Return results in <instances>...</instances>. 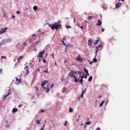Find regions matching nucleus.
Instances as JSON below:
<instances>
[{
	"label": "nucleus",
	"instance_id": "1",
	"mask_svg": "<svg viewBox=\"0 0 130 130\" xmlns=\"http://www.w3.org/2000/svg\"><path fill=\"white\" fill-rule=\"evenodd\" d=\"M68 77L69 78H74V82L75 83H78L79 80H80V77H81V72L80 71H71L68 74Z\"/></svg>",
	"mask_w": 130,
	"mask_h": 130
},
{
	"label": "nucleus",
	"instance_id": "2",
	"mask_svg": "<svg viewBox=\"0 0 130 130\" xmlns=\"http://www.w3.org/2000/svg\"><path fill=\"white\" fill-rule=\"evenodd\" d=\"M61 24H60L59 22H56L52 24V30H54V29L56 30H60L61 29Z\"/></svg>",
	"mask_w": 130,
	"mask_h": 130
},
{
	"label": "nucleus",
	"instance_id": "3",
	"mask_svg": "<svg viewBox=\"0 0 130 130\" xmlns=\"http://www.w3.org/2000/svg\"><path fill=\"white\" fill-rule=\"evenodd\" d=\"M95 49H96L95 54L96 55H97V53H98V51H99V50H102V45L100 44L98 47H95Z\"/></svg>",
	"mask_w": 130,
	"mask_h": 130
},
{
	"label": "nucleus",
	"instance_id": "4",
	"mask_svg": "<svg viewBox=\"0 0 130 130\" xmlns=\"http://www.w3.org/2000/svg\"><path fill=\"white\" fill-rule=\"evenodd\" d=\"M45 53V50H44L42 52L40 53V54L38 55V57L40 58V57H43V54Z\"/></svg>",
	"mask_w": 130,
	"mask_h": 130
},
{
	"label": "nucleus",
	"instance_id": "5",
	"mask_svg": "<svg viewBox=\"0 0 130 130\" xmlns=\"http://www.w3.org/2000/svg\"><path fill=\"white\" fill-rule=\"evenodd\" d=\"M48 83V81L47 80H45L44 81L42 82V83L41 84V87H43V89H45V86H44V85H46Z\"/></svg>",
	"mask_w": 130,
	"mask_h": 130
},
{
	"label": "nucleus",
	"instance_id": "6",
	"mask_svg": "<svg viewBox=\"0 0 130 130\" xmlns=\"http://www.w3.org/2000/svg\"><path fill=\"white\" fill-rule=\"evenodd\" d=\"M6 30H8V27L1 28V29L0 30V33L1 34H4V33H5L6 32Z\"/></svg>",
	"mask_w": 130,
	"mask_h": 130
},
{
	"label": "nucleus",
	"instance_id": "7",
	"mask_svg": "<svg viewBox=\"0 0 130 130\" xmlns=\"http://www.w3.org/2000/svg\"><path fill=\"white\" fill-rule=\"evenodd\" d=\"M77 60L78 61H82L83 60V58H82V57H81L80 55H78L76 57Z\"/></svg>",
	"mask_w": 130,
	"mask_h": 130
},
{
	"label": "nucleus",
	"instance_id": "8",
	"mask_svg": "<svg viewBox=\"0 0 130 130\" xmlns=\"http://www.w3.org/2000/svg\"><path fill=\"white\" fill-rule=\"evenodd\" d=\"M122 4L120 3H117L116 5H115V8L116 9H118V8H120V6H122Z\"/></svg>",
	"mask_w": 130,
	"mask_h": 130
},
{
	"label": "nucleus",
	"instance_id": "9",
	"mask_svg": "<svg viewBox=\"0 0 130 130\" xmlns=\"http://www.w3.org/2000/svg\"><path fill=\"white\" fill-rule=\"evenodd\" d=\"M92 44H93V40H92L91 39L88 40L89 46H92Z\"/></svg>",
	"mask_w": 130,
	"mask_h": 130
},
{
	"label": "nucleus",
	"instance_id": "10",
	"mask_svg": "<svg viewBox=\"0 0 130 130\" xmlns=\"http://www.w3.org/2000/svg\"><path fill=\"white\" fill-rule=\"evenodd\" d=\"M16 49L17 50H20V49H21V44H20V43L16 45Z\"/></svg>",
	"mask_w": 130,
	"mask_h": 130
},
{
	"label": "nucleus",
	"instance_id": "11",
	"mask_svg": "<svg viewBox=\"0 0 130 130\" xmlns=\"http://www.w3.org/2000/svg\"><path fill=\"white\" fill-rule=\"evenodd\" d=\"M102 24V21L100 19H99L98 23H96L97 26H101Z\"/></svg>",
	"mask_w": 130,
	"mask_h": 130
},
{
	"label": "nucleus",
	"instance_id": "12",
	"mask_svg": "<svg viewBox=\"0 0 130 130\" xmlns=\"http://www.w3.org/2000/svg\"><path fill=\"white\" fill-rule=\"evenodd\" d=\"M25 69L26 70V75H28L29 74V67H28V66H26L25 67Z\"/></svg>",
	"mask_w": 130,
	"mask_h": 130
},
{
	"label": "nucleus",
	"instance_id": "13",
	"mask_svg": "<svg viewBox=\"0 0 130 130\" xmlns=\"http://www.w3.org/2000/svg\"><path fill=\"white\" fill-rule=\"evenodd\" d=\"M11 89H9V91L7 95L4 96V99H6V97H8V96H9V95H10V94H11Z\"/></svg>",
	"mask_w": 130,
	"mask_h": 130
},
{
	"label": "nucleus",
	"instance_id": "14",
	"mask_svg": "<svg viewBox=\"0 0 130 130\" xmlns=\"http://www.w3.org/2000/svg\"><path fill=\"white\" fill-rule=\"evenodd\" d=\"M17 111H18V109L13 108L12 110V113H15V112H17Z\"/></svg>",
	"mask_w": 130,
	"mask_h": 130
},
{
	"label": "nucleus",
	"instance_id": "15",
	"mask_svg": "<svg viewBox=\"0 0 130 130\" xmlns=\"http://www.w3.org/2000/svg\"><path fill=\"white\" fill-rule=\"evenodd\" d=\"M96 56L97 55H95V56H94V58H93V62H97V59H96Z\"/></svg>",
	"mask_w": 130,
	"mask_h": 130
},
{
	"label": "nucleus",
	"instance_id": "16",
	"mask_svg": "<svg viewBox=\"0 0 130 130\" xmlns=\"http://www.w3.org/2000/svg\"><path fill=\"white\" fill-rule=\"evenodd\" d=\"M99 41H100V40L99 39V38H98V40H96L95 43H94V45H96V44H98V42H99Z\"/></svg>",
	"mask_w": 130,
	"mask_h": 130
},
{
	"label": "nucleus",
	"instance_id": "17",
	"mask_svg": "<svg viewBox=\"0 0 130 130\" xmlns=\"http://www.w3.org/2000/svg\"><path fill=\"white\" fill-rule=\"evenodd\" d=\"M104 102H105V101H103L100 104V107H102V106L104 104Z\"/></svg>",
	"mask_w": 130,
	"mask_h": 130
},
{
	"label": "nucleus",
	"instance_id": "18",
	"mask_svg": "<svg viewBox=\"0 0 130 130\" xmlns=\"http://www.w3.org/2000/svg\"><path fill=\"white\" fill-rule=\"evenodd\" d=\"M33 9L34 10V11H37L38 7L36 6H34Z\"/></svg>",
	"mask_w": 130,
	"mask_h": 130
},
{
	"label": "nucleus",
	"instance_id": "19",
	"mask_svg": "<svg viewBox=\"0 0 130 130\" xmlns=\"http://www.w3.org/2000/svg\"><path fill=\"white\" fill-rule=\"evenodd\" d=\"M92 79L93 77L92 76L89 77V78H88V82H91Z\"/></svg>",
	"mask_w": 130,
	"mask_h": 130
},
{
	"label": "nucleus",
	"instance_id": "20",
	"mask_svg": "<svg viewBox=\"0 0 130 130\" xmlns=\"http://www.w3.org/2000/svg\"><path fill=\"white\" fill-rule=\"evenodd\" d=\"M79 82L82 85H83V82H84L83 79L81 78L80 80H79Z\"/></svg>",
	"mask_w": 130,
	"mask_h": 130
},
{
	"label": "nucleus",
	"instance_id": "21",
	"mask_svg": "<svg viewBox=\"0 0 130 130\" xmlns=\"http://www.w3.org/2000/svg\"><path fill=\"white\" fill-rule=\"evenodd\" d=\"M23 57H24L23 56H20L19 58L18 59V62H19V60L20 59H21L22 58H23Z\"/></svg>",
	"mask_w": 130,
	"mask_h": 130
},
{
	"label": "nucleus",
	"instance_id": "22",
	"mask_svg": "<svg viewBox=\"0 0 130 130\" xmlns=\"http://www.w3.org/2000/svg\"><path fill=\"white\" fill-rule=\"evenodd\" d=\"M43 73H48V68H47L45 71L43 72Z\"/></svg>",
	"mask_w": 130,
	"mask_h": 130
},
{
	"label": "nucleus",
	"instance_id": "23",
	"mask_svg": "<svg viewBox=\"0 0 130 130\" xmlns=\"http://www.w3.org/2000/svg\"><path fill=\"white\" fill-rule=\"evenodd\" d=\"M92 18H93V17H92V16H88L87 20H88V21H90L91 20V19H92Z\"/></svg>",
	"mask_w": 130,
	"mask_h": 130
},
{
	"label": "nucleus",
	"instance_id": "24",
	"mask_svg": "<svg viewBox=\"0 0 130 130\" xmlns=\"http://www.w3.org/2000/svg\"><path fill=\"white\" fill-rule=\"evenodd\" d=\"M47 25H48L49 27H50V28H51V29L52 30V24L47 23Z\"/></svg>",
	"mask_w": 130,
	"mask_h": 130
},
{
	"label": "nucleus",
	"instance_id": "25",
	"mask_svg": "<svg viewBox=\"0 0 130 130\" xmlns=\"http://www.w3.org/2000/svg\"><path fill=\"white\" fill-rule=\"evenodd\" d=\"M36 123L37 124H40V120H38L36 121Z\"/></svg>",
	"mask_w": 130,
	"mask_h": 130
},
{
	"label": "nucleus",
	"instance_id": "26",
	"mask_svg": "<svg viewBox=\"0 0 130 130\" xmlns=\"http://www.w3.org/2000/svg\"><path fill=\"white\" fill-rule=\"evenodd\" d=\"M16 82H18L17 84H19V83H20V80H19L18 78H16Z\"/></svg>",
	"mask_w": 130,
	"mask_h": 130
},
{
	"label": "nucleus",
	"instance_id": "27",
	"mask_svg": "<svg viewBox=\"0 0 130 130\" xmlns=\"http://www.w3.org/2000/svg\"><path fill=\"white\" fill-rule=\"evenodd\" d=\"M73 110H74L73 109V108H70L69 109V112H73Z\"/></svg>",
	"mask_w": 130,
	"mask_h": 130
},
{
	"label": "nucleus",
	"instance_id": "28",
	"mask_svg": "<svg viewBox=\"0 0 130 130\" xmlns=\"http://www.w3.org/2000/svg\"><path fill=\"white\" fill-rule=\"evenodd\" d=\"M86 91H87V89L86 88L84 90H83L82 91V93L84 94L85 93H86Z\"/></svg>",
	"mask_w": 130,
	"mask_h": 130
},
{
	"label": "nucleus",
	"instance_id": "29",
	"mask_svg": "<svg viewBox=\"0 0 130 130\" xmlns=\"http://www.w3.org/2000/svg\"><path fill=\"white\" fill-rule=\"evenodd\" d=\"M46 92H49V88H48V87H47V88H46Z\"/></svg>",
	"mask_w": 130,
	"mask_h": 130
},
{
	"label": "nucleus",
	"instance_id": "30",
	"mask_svg": "<svg viewBox=\"0 0 130 130\" xmlns=\"http://www.w3.org/2000/svg\"><path fill=\"white\" fill-rule=\"evenodd\" d=\"M85 124H87V125H89V124H91V122L89 121V122H86L85 123Z\"/></svg>",
	"mask_w": 130,
	"mask_h": 130
},
{
	"label": "nucleus",
	"instance_id": "31",
	"mask_svg": "<svg viewBox=\"0 0 130 130\" xmlns=\"http://www.w3.org/2000/svg\"><path fill=\"white\" fill-rule=\"evenodd\" d=\"M61 42H62V44L63 45H65V46H67V45L66 44V43H64V42H63V41H61Z\"/></svg>",
	"mask_w": 130,
	"mask_h": 130
},
{
	"label": "nucleus",
	"instance_id": "32",
	"mask_svg": "<svg viewBox=\"0 0 130 130\" xmlns=\"http://www.w3.org/2000/svg\"><path fill=\"white\" fill-rule=\"evenodd\" d=\"M11 41H12V39H9L7 40L8 42H11Z\"/></svg>",
	"mask_w": 130,
	"mask_h": 130
},
{
	"label": "nucleus",
	"instance_id": "33",
	"mask_svg": "<svg viewBox=\"0 0 130 130\" xmlns=\"http://www.w3.org/2000/svg\"><path fill=\"white\" fill-rule=\"evenodd\" d=\"M66 90H67V88L64 87V88H63L62 93H64V91H66Z\"/></svg>",
	"mask_w": 130,
	"mask_h": 130
},
{
	"label": "nucleus",
	"instance_id": "34",
	"mask_svg": "<svg viewBox=\"0 0 130 130\" xmlns=\"http://www.w3.org/2000/svg\"><path fill=\"white\" fill-rule=\"evenodd\" d=\"M84 72H85V73H88V70L87 69H86V68H84Z\"/></svg>",
	"mask_w": 130,
	"mask_h": 130
},
{
	"label": "nucleus",
	"instance_id": "35",
	"mask_svg": "<svg viewBox=\"0 0 130 130\" xmlns=\"http://www.w3.org/2000/svg\"><path fill=\"white\" fill-rule=\"evenodd\" d=\"M83 97H84V94L83 93H81V94L80 95V98H83Z\"/></svg>",
	"mask_w": 130,
	"mask_h": 130
},
{
	"label": "nucleus",
	"instance_id": "36",
	"mask_svg": "<svg viewBox=\"0 0 130 130\" xmlns=\"http://www.w3.org/2000/svg\"><path fill=\"white\" fill-rule=\"evenodd\" d=\"M66 28H67V29H69V28H72V26H69V25H67L66 26Z\"/></svg>",
	"mask_w": 130,
	"mask_h": 130
},
{
	"label": "nucleus",
	"instance_id": "37",
	"mask_svg": "<svg viewBox=\"0 0 130 130\" xmlns=\"http://www.w3.org/2000/svg\"><path fill=\"white\" fill-rule=\"evenodd\" d=\"M3 14H4V17H5V18H6V12H5V11H4V12H3Z\"/></svg>",
	"mask_w": 130,
	"mask_h": 130
},
{
	"label": "nucleus",
	"instance_id": "38",
	"mask_svg": "<svg viewBox=\"0 0 130 130\" xmlns=\"http://www.w3.org/2000/svg\"><path fill=\"white\" fill-rule=\"evenodd\" d=\"M1 58H5V59H7V57H6L5 56H1Z\"/></svg>",
	"mask_w": 130,
	"mask_h": 130
},
{
	"label": "nucleus",
	"instance_id": "39",
	"mask_svg": "<svg viewBox=\"0 0 130 130\" xmlns=\"http://www.w3.org/2000/svg\"><path fill=\"white\" fill-rule=\"evenodd\" d=\"M80 78H81V79H84V76H81V74H80Z\"/></svg>",
	"mask_w": 130,
	"mask_h": 130
},
{
	"label": "nucleus",
	"instance_id": "40",
	"mask_svg": "<svg viewBox=\"0 0 130 130\" xmlns=\"http://www.w3.org/2000/svg\"><path fill=\"white\" fill-rule=\"evenodd\" d=\"M21 12H20V11H16V14H17V15H19V14H20Z\"/></svg>",
	"mask_w": 130,
	"mask_h": 130
},
{
	"label": "nucleus",
	"instance_id": "41",
	"mask_svg": "<svg viewBox=\"0 0 130 130\" xmlns=\"http://www.w3.org/2000/svg\"><path fill=\"white\" fill-rule=\"evenodd\" d=\"M67 123H68V122L66 121L64 124V126H67Z\"/></svg>",
	"mask_w": 130,
	"mask_h": 130
},
{
	"label": "nucleus",
	"instance_id": "42",
	"mask_svg": "<svg viewBox=\"0 0 130 130\" xmlns=\"http://www.w3.org/2000/svg\"><path fill=\"white\" fill-rule=\"evenodd\" d=\"M0 74H3V69H0Z\"/></svg>",
	"mask_w": 130,
	"mask_h": 130
},
{
	"label": "nucleus",
	"instance_id": "43",
	"mask_svg": "<svg viewBox=\"0 0 130 130\" xmlns=\"http://www.w3.org/2000/svg\"><path fill=\"white\" fill-rule=\"evenodd\" d=\"M43 62L44 63H45V62H46V60H45V59H43Z\"/></svg>",
	"mask_w": 130,
	"mask_h": 130
},
{
	"label": "nucleus",
	"instance_id": "44",
	"mask_svg": "<svg viewBox=\"0 0 130 130\" xmlns=\"http://www.w3.org/2000/svg\"><path fill=\"white\" fill-rule=\"evenodd\" d=\"M12 18H13V19H15V18H16V16H15V15H12Z\"/></svg>",
	"mask_w": 130,
	"mask_h": 130
},
{
	"label": "nucleus",
	"instance_id": "45",
	"mask_svg": "<svg viewBox=\"0 0 130 130\" xmlns=\"http://www.w3.org/2000/svg\"><path fill=\"white\" fill-rule=\"evenodd\" d=\"M45 111V110H44L43 109H42L41 110V112H44Z\"/></svg>",
	"mask_w": 130,
	"mask_h": 130
},
{
	"label": "nucleus",
	"instance_id": "46",
	"mask_svg": "<svg viewBox=\"0 0 130 130\" xmlns=\"http://www.w3.org/2000/svg\"><path fill=\"white\" fill-rule=\"evenodd\" d=\"M105 30V28H102V32H104V30Z\"/></svg>",
	"mask_w": 130,
	"mask_h": 130
},
{
	"label": "nucleus",
	"instance_id": "47",
	"mask_svg": "<svg viewBox=\"0 0 130 130\" xmlns=\"http://www.w3.org/2000/svg\"><path fill=\"white\" fill-rule=\"evenodd\" d=\"M24 48H25V47L23 46L21 48V50H23V49H24Z\"/></svg>",
	"mask_w": 130,
	"mask_h": 130
},
{
	"label": "nucleus",
	"instance_id": "48",
	"mask_svg": "<svg viewBox=\"0 0 130 130\" xmlns=\"http://www.w3.org/2000/svg\"><path fill=\"white\" fill-rule=\"evenodd\" d=\"M79 27H80V28H81V29H82V30H83V26H79Z\"/></svg>",
	"mask_w": 130,
	"mask_h": 130
},
{
	"label": "nucleus",
	"instance_id": "49",
	"mask_svg": "<svg viewBox=\"0 0 130 130\" xmlns=\"http://www.w3.org/2000/svg\"><path fill=\"white\" fill-rule=\"evenodd\" d=\"M26 43H23V46L25 47V46H26Z\"/></svg>",
	"mask_w": 130,
	"mask_h": 130
},
{
	"label": "nucleus",
	"instance_id": "50",
	"mask_svg": "<svg viewBox=\"0 0 130 130\" xmlns=\"http://www.w3.org/2000/svg\"><path fill=\"white\" fill-rule=\"evenodd\" d=\"M84 78H85V79H87V78H88V76H87V75H85V76H84Z\"/></svg>",
	"mask_w": 130,
	"mask_h": 130
},
{
	"label": "nucleus",
	"instance_id": "51",
	"mask_svg": "<svg viewBox=\"0 0 130 130\" xmlns=\"http://www.w3.org/2000/svg\"><path fill=\"white\" fill-rule=\"evenodd\" d=\"M86 76H90L88 72L86 73Z\"/></svg>",
	"mask_w": 130,
	"mask_h": 130
},
{
	"label": "nucleus",
	"instance_id": "52",
	"mask_svg": "<svg viewBox=\"0 0 130 130\" xmlns=\"http://www.w3.org/2000/svg\"><path fill=\"white\" fill-rule=\"evenodd\" d=\"M22 105H23V104H20L18 106V107H21V106H22Z\"/></svg>",
	"mask_w": 130,
	"mask_h": 130
},
{
	"label": "nucleus",
	"instance_id": "53",
	"mask_svg": "<svg viewBox=\"0 0 130 130\" xmlns=\"http://www.w3.org/2000/svg\"><path fill=\"white\" fill-rule=\"evenodd\" d=\"M102 97V96L99 95V99H100V98H101Z\"/></svg>",
	"mask_w": 130,
	"mask_h": 130
},
{
	"label": "nucleus",
	"instance_id": "54",
	"mask_svg": "<svg viewBox=\"0 0 130 130\" xmlns=\"http://www.w3.org/2000/svg\"><path fill=\"white\" fill-rule=\"evenodd\" d=\"M99 129H100V127H98L96 128V130H99Z\"/></svg>",
	"mask_w": 130,
	"mask_h": 130
},
{
	"label": "nucleus",
	"instance_id": "55",
	"mask_svg": "<svg viewBox=\"0 0 130 130\" xmlns=\"http://www.w3.org/2000/svg\"><path fill=\"white\" fill-rule=\"evenodd\" d=\"M53 84L51 85V88H53Z\"/></svg>",
	"mask_w": 130,
	"mask_h": 130
},
{
	"label": "nucleus",
	"instance_id": "56",
	"mask_svg": "<svg viewBox=\"0 0 130 130\" xmlns=\"http://www.w3.org/2000/svg\"><path fill=\"white\" fill-rule=\"evenodd\" d=\"M36 36L35 34H33V35H32V37H34V36Z\"/></svg>",
	"mask_w": 130,
	"mask_h": 130
},
{
	"label": "nucleus",
	"instance_id": "57",
	"mask_svg": "<svg viewBox=\"0 0 130 130\" xmlns=\"http://www.w3.org/2000/svg\"><path fill=\"white\" fill-rule=\"evenodd\" d=\"M55 66H57V63H56V62H55Z\"/></svg>",
	"mask_w": 130,
	"mask_h": 130
},
{
	"label": "nucleus",
	"instance_id": "58",
	"mask_svg": "<svg viewBox=\"0 0 130 130\" xmlns=\"http://www.w3.org/2000/svg\"><path fill=\"white\" fill-rule=\"evenodd\" d=\"M44 126H45V124H43V128H44Z\"/></svg>",
	"mask_w": 130,
	"mask_h": 130
},
{
	"label": "nucleus",
	"instance_id": "59",
	"mask_svg": "<svg viewBox=\"0 0 130 130\" xmlns=\"http://www.w3.org/2000/svg\"><path fill=\"white\" fill-rule=\"evenodd\" d=\"M120 1H121V2H124V0H119V2H120Z\"/></svg>",
	"mask_w": 130,
	"mask_h": 130
},
{
	"label": "nucleus",
	"instance_id": "60",
	"mask_svg": "<svg viewBox=\"0 0 130 130\" xmlns=\"http://www.w3.org/2000/svg\"><path fill=\"white\" fill-rule=\"evenodd\" d=\"M38 72H40V69H38Z\"/></svg>",
	"mask_w": 130,
	"mask_h": 130
},
{
	"label": "nucleus",
	"instance_id": "61",
	"mask_svg": "<svg viewBox=\"0 0 130 130\" xmlns=\"http://www.w3.org/2000/svg\"><path fill=\"white\" fill-rule=\"evenodd\" d=\"M87 127V126L86 125H84V128H86Z\"/></svg>",
	"mask_w": 130,
	"mask_h": 130
},
{
	"label": "nucleus",
	"instance_id": "62",
	"mask_svg": "<svg viewBox=\"0 0 130 130\" xmlns=\"http://www.w3.org/2000/svg\"><path fill=\"white\" fill-rule=\"evenodd\" d=\"M41 130H44V128L42 127Z\"/></svg>",
	"mask_w": 130,
	"mask_h": 130
},
{
	"label": "nucleus",
	"instance_id": "63",
	"mask_svg": "<svg viewBox=\"0 0 130 130\" xmlns=\"http://www.w3.org/2000/svg\"><path fill=\"white\" fill-rule=\"evenodd\" d=\"M74 23H75V22H76V20H75V18H74Z\"/></svg>",
	"mask_w": 130,
	"mask_h": 130
},
{
	"label": "nucleus",
	"instance_id": "64",
	"mask_svg": "<svg viewBox=\"0 0 130 130\" xmlns=\"http://www.w3.org/2000/svg\"><path fill=\"white\" fill-rule=\"evenodd\" d=\"M79 118L76 120V121H79Z\"/></svg>",
	"mask_w": 130,
	"mask_h": 130
}]
</instances>
